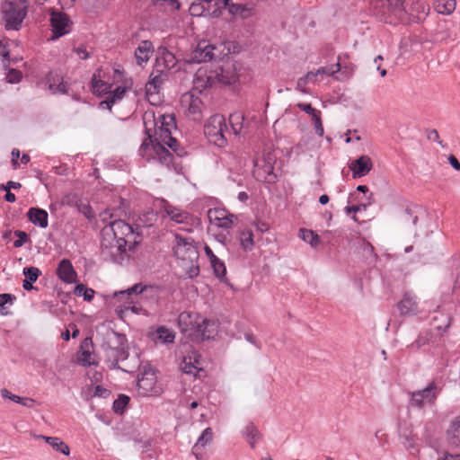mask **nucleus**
<instances>
[{"label":"nucleus","mask_w":460,"mask_h":460,"mask_svg":"<svg viewBox=\"0 0 460 460\" xmlns=\"http://www.w3.org/2000/svg\"><path fill=\"white\" fill-rule=\"evenodd\" d=\"M130 402L129 396L126 394H119L113 402L112 410L117 414H123L127 406Z\"/></svg>","instance_id":"obj_47"},{"label":"nucleus","mask_w":460,"mask_h":460,"mask_svg":"<svg viewBox=\"0 0 460 460\" xmlns=\"http://www.w3.org/2000/svg\"><path fill=\"white\" fill-rule=\"evenodd\" d=\"M201 323L191 321V318H177L181 332L191 341L200 343L214 339L217 333L219 323L217 318H202Z\"/></svg>","instance_id":"obj_5"},{"label":"nucleus","mask_w":460,"mask_h":460,"mask_svg":"<svg viewBox=\"0 0 460 460\" xmlns=\"http://www.w3.org/2000/svg\"><path fill=\"white\" fill-rule=\"evenodd\" d=\"M297 107L299 108V110L305 112L312 118L314 117L316 114H320L321 112L320 111L314 109L310 103L301 102L297 104Z\"/></svg>","instance_id":"obj_61"},{"label":"nucleus","mask_w":460,"mask_h":460,"mask_svg":"<svg viewBox=\"0 0 460 460\" xmlns=\"http://www.w3.org/2000/svg\"><path fill=\"white\" fill-rule=\"evenodd\" d=\"M16 300V296L13 294L3 293L0 294V314H8L6 305H12L13 302Z\"/></svg>","instance_id":"obj_49"},{"label":"nucleus","mask_w":460,"mask_h":460,"mask_svg":"<svg viewBox=\"0 0 460 460\" xmlns=\"http://www.w3.org/2000/svg\"><path fill=\"white\" fill-rule=\"evenodd\" d=\"M212 0H195L190 6L189 12L192 16H207L205 4L211 3Z\"/></svg>","instance_id":"obj_42"},{"label":"nucleus","mask_w":460,"mask_h":460,"mask_svg":"<svg viewBox=\"0 0 460 460\" xmlns=\"http://www.w3.org/2000/svg\"><path fill=\"white\" fill-rule=\"evenodd\" d=\"M215 47L207 40L199 41L190 55V62L202 63L211 61L214 58Z\"/></svg>","instance_id":"obj_16"},{"label":"nucleus","mask_w":460,"mask_h":460,"mask_svg":"<svg viewBox=\"0 0 460 460\" xmlns=\"http://www.w3.org/2000/svg\"><path fill=\"white\" fill-rule=\"evenodd\" d=\"M436 9L442 14H450L456 9V0H436Z\"/></svg>","instance_id":"obj_44"},{"label":"nucleus","mask_w":460,"mask_h":460,"mask_svg":"<svg viewBox=\"0 0 460 460\" xmlns=\"http://www.w3.org/2000/svg\"><path fill=\"white\" fill-rule=\"evenodd\" d=\"M141 233L131 225L121 219H114L108 223L102 230L101 242L102 253L106 261L122 264L140 243Z\"/></svg>","instance_id":"obj_1"},{"label":"nucleus","mask_w":460,"mask_h":460,"mask_svg":"<svg viewBox=\"0 0 460 460\" xmlns=\"http://www.w3.org/2000/svg\"><path fill=\"white\" fill-rule=\"evenodd\" d=\"M144 124L146 125V137L138 148V155L147 162L156 160L161 164L169 167L172 164L173 155L160 141L153 138L151 129L146 127L145 120Z\"/></svg>","instance_id":"obj_6"},{"label":"nucleus","mask_w":460,"mask_h":460,"mask_svg":"<svg viewBox=\"0 0 460 460\" xmlns=\"http://www.w3.org/2000/svg\"><path fill=\"white\" fill-rule=\"evenodd\" d=\"M93 343L92 338H85L80 345V350L76 354L77 361L83 367L98 366L99 362L93 359L91 360L92 353L89 350L90 347H93Z\"/></svg>","instance_id":"obj_22"},{"label":"nucleus","mask_w":460,"mask_h":460,"mask_svg":"<svg viewBox=\"0 0 460 460\" xmlns=\"http://www.w3.org/2000/svg\"><path fill=\"white\" fill-rule=\"evenodd\" d=\"M172 242L173 255L178 260L179 266L184 272V277L193 279L198 277L200 272L199 258V252L194 239L191 237H184L175 233Z\"/></svg>","instance_id":"obj_3"},{"label":"nucleus","mask_w":460,"mask_h":460,"mask_svg":"<svg viewBox=\"0 0 460 460\" xmlns=\"http://www.w3.org/2000/svg\"><path fill=\"white\" fill-rule=\"evenodd\" d=\"M153 135V138H156L157 141H160L162 144L166 142L169 137H172V129L169 128H155V134Z\"/></svg>","instance_id":"obj_55"},{"label":"nucleus","mask_w":460,"mask_h":460,"mask_svg":"<svg viewBox=\"0 0 460 460\" xmlns=\"http://www.w3.org/2000/svg\"><path fill=\"white\" fill-rule=\"evenodd\" d=\"M397 308L400 311L401 316H416L419 314L425 313L420 307L417 296L411 292H405L402 298L398 302Z\"/></svg>","instance_id":"obj_12"},{"label":"nucleus","mask_w":460,"mask_h":460,"mask_svg":"<svg viewBox=\"0 0 460 460\" xmlns=\"http://www.w3.org/2000/svg\"><path fill=\"white\" fill-rule=\"evenodd\" d=\"M242 435L252 448L255 447V443L262 438V434L256 425L250 421L242 430Z\"/></svg>","instance_id":"obj_25"},{"label":"nucleus","mask_w":460,"mask_h":460,"mask_svg":"<svg viewBox=\"0 0 460 460\" xmlns=\"http://www.w3.org/2000/svg\"><path fill=\"white\" fill-rule=\"evenodd\" d=\"M312 120L314 121V124L315 134L318 137H323V133H324V129H323V121L321 119V113L316 114L314 117H313Z\"/></svg>","instance_id":"obj_60"},{"label":"nucleus","mask_w":460,"mask_h":460,"mask_svg":"<svg viewBox=\"0 0 460 460\" xmlns=\"http://www.w3.org/2000/svg\"><path fill=\"white\" fill-rule=\"evenodd\" d=\"M441 388H438L436 383L432 381L431 383L429 384V385L426 388L419 390L417 392L420 393L427 402H434Z\"/></svg>","instance_id":"obj_40"},{"label":"nucleus","mask_w":460,"mask_h":460,"mask_svg":"<svg viewBox=\"0 0 460 460\" xmlns=\"http://www.w3.org/2000/svg\"><path fill=\"white\" fill-rule=\"evenodd\" d=\"M373 162L367 155H361L353 160L349 164L354 179L366 176L372 169Z\"/></svg>","instance_id":"obj_18"},{"label":"nucleus","mask_w":460,"mask_h":460,"mask_svg":"<svg viewBox=\"0 0 460 460\" xmlns=\"http://www.w3.org/2000/svg\"><path fill=\"white\" fill-rule=\"evenodd\" d=\"M157 300L158 288L139 282L125 290L115 291L109 300V305L114 308L118 316L128 312L148 316Z\"/></svg>","instance_id":"obj_2"},{"label":"nucleus","mask_w":460,"mask_h":460,"mask_svg":"<svg viewBox=\"0 0 460 460\" xmlns=\"http://www.w3.org/2000/svg\"><path fill=\"white\" fill-rule=\"evenodd\" d=\"M14 235L17 237V239L13 242V246L15 248L22 247L25 243L30 242L29 234L22 230H15L13 232Z\"/></svg>","instance_id":"obj_58"},{"label":"nucleus","mask_w":460,"mask_h":460,"mask_svg":"<svg viewBox=\"0 0 460 460\" xmlns=\"http://www.w3.org/2000/svg\"><path fill=\"white\" fill-rule=\"evenodd\" d=\"M1 393V395L3 398L4 399H10L11 401L16 402V403H21V401H23L22 400V397L21 396H18L16 394H12L9 390H7L6 388H3L1 389L0 391Z\"/></svg>","instance_id":"obj_64"},{"label":"nucleus","mask_w":460,"mask_h":460,"mask_svg":"<svg viewBox=\"0 0 460 460\" xmlns=\"http://www.w3.org/2000/svg\"><path fill=\"white\" fill-rule=\"evenodd\" d=\"M77 211L83 214L90 222L95 219V213L89 203H84L81 200L77 206Z\"/></svg>","instance_id":"obj_53"},{"label":"nucleus","mask_w":460,"mask_h":460,"mask_svg":"<svg viewBox=\"0 0 460 460\" xmlns=\"http://www.w3.org/2000/svg\"><path fill=\"white\" fill-rule=\"evenodd\" d=\"M158 215L157 212H155L153 209H149L142 213L136 223V230L139 231L142 227H150L152 226L157 220Z\"/></svg>","instance_id":"obj_29"},{"label":"nucleus","mask_w":460,"mask_h":460,"mask_svg":"<svg viewBox=\"0 0 460 460\" xmlns=\"http://www.w3.org/2000/svg\"><path fill=\"white\" fill-rule=\"evenodd\" d=\"M397 432L401 443L407 450L415 448L416 435L413 434L411 423L406 420L399 421Z\"/></svg>","instance_id":"obj_17"},{"label":"nucleus","mask_w":460,"mask_h":460,"mask_svg":"<svg viewBox=\"0 0 460 460\" xmlns=\"http://www.w3.org/2000/svg\"><path fill=\"white\" fill-rule=\"evenodd\" d=\"M429 10V5L422 2H417L412 6V11H416V14H412V21L420 22V21L424 20L426 16L428 15V11Z\"/></svg>","instance_id":"obj_45"},{"label":"nucleus","mask_w":460,"mask_h":460,"mask_svg":"<svg viewBox=\"0 0 460 460\" xmlns=\"http://www.w3.org/2000/svg\"><path fill=\"white\" fill-rule=\"evenodd\" d=\"M375 202L374 199V194L369 193L367 197H366V202H362L361 200H358V205H352V206H347L345 207V213L349 216L351 213L356 214L357 212L360 211L361 209H367V208L370 205H372Z\"/></svg>","instance_id":"obj_38"},{"label":"nucleus","mask_w":460,"mask_h":460,"mask_svg":"<svg viewBox=\"0 0 460 460\" xmlns=\"http://www.w3.org/2000/svg\"><path fill=\"white\" fill-rule=\"evenodd\" d=\"M152 336L154 340H157L163 344H169L173 343L175 332L165 326H159L156 331L152 333Z\"/></svg>","instance_id":"obj_31"},{"label":"nucleus","mask_w":460,"mask_h":460,"mask_svg":"<svg viewBox=\"0 0 460 460\" xmlns=\"http://www.w3.org/2000/svg\"><path fill=\"white\" fill-rule=\"evenodd\" d=\"M164 202V210L166 215L176 223H182L188 217V213L181 211L179 208L172 206L167 201L163 200Z\"/></svg>","instance_id":"obj_32"},{"label":"nucleus","mask_w":460,"mask_h":460,"mask_svg":"<svg viewBox=\"0 0 460 460\" xmlns=\"http://www.w3.org/2000/svg\"><path fill=\"white\" fill-rule=\"evenodd\" d=\"M228 127L224 116L216 114L209 118L204 126V134L208 142L218 146L224 147L227 145L226 133Z\"/></svg>","instance_id":"obj_7"},{"label":"nucleus","mask_w":460,"mask_h":460,"mask_svg":"<svg viewBox=\"0 0 460 460\" xmlns=\"http://www.w3.org/2000/svg\"><path fill=\"white\" fill-rule=\"evenodd\" d=\"M213 438V432L211 428H207L203 430L201 435L199 436L198 441L192 447V454L195 456V457L199 460L201 458L202 455L199 453V449L201 447H204L208 443H209L212 440Z\"/></svg>","instance_id":"obj_30"},{"label":"nucleus","mask_w":460,"mask_h":460,"mask_svg":"<svg viewBox=\"0 0 460 460\" xmlns=\"http://www.w3.org/2000/svg\"><path fill=\"white\" fill-rule=\"evenodd\" d=\"M163 58L166 67H171L174 66V55L172 52H170L166 48L164 49Z\"/></svg>","instance_id":"obj_63"},{"label":"nucleus","mask_w":460,"mask_h":460,"mask_svg":"<svg viewBox=\"0 0 460 460\" xmlns=\"http://www.w3.org/2000/svg\"><path fill=\"white\" fill-rule=\"evenodd\" d=\"M102 358L110 369H119L129 373L131 370L119 366L129 357V346L125 334L113 332L101 345Z\"/></svg>","instance_id":"obj_4"},{"label":"nucleus","mask_w":460,"mask_h":460,"mask_svg":"<svg viewBox=\"0 0 460 460\" xmlns=\"http://www.w3.org/2000/svg\"><path fill=\"white\" fill-rule=\"evenodd\" d=\"M5 79L9 84H18L22 79V73L15 68H10L6 74Z\"/></svg>","instance_id":"obj_57"},{"label":"nucleus","mask_w":460,"mask_h":460,"mask_svg":"<svg viewBox=\"0 0 460 460\" xmlns=\"http://www.w3.org/2000/svg\"><path fill=\"white\" fill-rule=\"evenodd\" d=\"M299 232L300 238L309 243L312 247H316L320 243L319 235L313 230L301 228Z\"/></svg>","instance_id":"obj_39"},{"label":"nucleus","mask_w":460,"mask_h":460,"mask_svg":"<svg viewBox=\"0 0 460 460\" xmlns=\"http://www.w3.org/2000/svg\"><path fill=\"white\" fill-rule=\"evenodd\" d=\"M447 440L454 447H460V418H456L447 431Z\"/></svg>","instance_id":"obj_28"},{"label":"nucleus","mask_w":460,"mask_h":460,"mask_svg":"<svg viewBox=\"0 0 460 460\" xmlns=\"http://www.w3.org/2000/svg\"><path fill=\"white\" fill-rule=\"evenodd\" d=\"M243 115L241 113H234L231 114L229 117V121L232 127V129L235 135L240 134L242 128H243Z\"/></svg>","instance_id":"obj_51"},{"label":"nucleus","mask_w":460,"mask_h":460,"mask_svg":"<svg viewBox=\"0 0 460 460\" xmlns=\"http://www.w3.org/2000/svg\"><path fill=\"white\" fill-rule=\"evenodd\" d=\"M155 369L149 365L142 367L137 381V393L141 396H157L162 393V388L156 385Z\"/></svg>","instance_id":"obj_8"},{"label":"nucleus","mask_w":460,"mask_h":460,"mask_svg":"<svg viewBox=\"0 0 460 460\" xmlns=\"http://www.w3.org/2000/svg\"><path fill=\"white\" fill-rule=\"evenodd\" d=\"M154 52L153 43L150 40H142L135 50L136 61L138 66L146 63L150 54Z\"/></svg>","instance_id":"obj_24"},{"label":"nucleus","mask_w":460,"mask_h":460,"mask_svg":"<svg viewBox=\"0 0 460 460\" xmlns=\"http://www.w3.org/2000/svg\"><path fill=\"white\" fill-rule=\"evenodd\" d=\"M206 14L207 16L217 18L223 13V6L221 4L220 0H214L211 3L205 4Z\"/></svg>","instance_id":"obj_43"},{"label":"nucleus","mask_w":460,"mask_h":460,"mask_svg":"<svg viewBox=\"0 0 460 460\" xmlns=\"http://www.w3.org/2000/svg\"><path fill=\"white\" fill-rule=\"evenodd\" d=\"M274 163L270 154L264 158V164L258 171L257 180L263 181L268 184H275L278 181V175L274 172Z\"/></svg>","instance_id":"obj_20"},{"label":"nucleus","mask_w":460,"mask_h":460,"mask_svg":"<svg viewBox=\"0 0 460 460\" xmlns=\"http://www.w3.org/2000/svg\"><path fill=\"white\" fill-rule=\"evenodd\" d=\"M227 9L230 14L242 19H247L253 15L252 4H231Z\"/></svg>","instance_id":"obj_26"},{"label":"nucleus","mask_w":460,"mask_h":460,"mask_svg":"<svg viewBox=\"0 0 460 460\" xmlns=\"http://www.w3.org/2000/svg\"><path fill=\"white\" fill-rule=\"evenodd\" d=\"M163 84L162 79V72H160L159 75H153V74L150 75L148 83L146 85V95L154 93H157L159 92V89Z\"/></svg>","instance_id":"obj_37"},{"label":"nucleus","mask_w":460,"mask_h":460,"mask_svg":"<svg viewBox=\"0 0 460 460\" xmlns=\"http://www.w3.org/2000/svg\"><path fill=\"white\" fill-rule=\"evenodd\" d=\"M451 277L454 279L453 291L460 288V257L454 256L449 261Z\"/></svg>","instance_id":"obj_36"},{"label":"nucleus","mask_w":460,"mask_h":460,"mask_svg":"<svg viewBox=\"0 0 460 460\" xmlns=\"http://www.w3.org/2000/svg\"><path fill=\"white\" fill-rule=\"evenodd\" d=\"M210 264L213 269L214 274L217 279L222 280L224 278H226V268L223 261L217 258L216 259V261H211Z\"/></svg>","instance_id":"obj_50"},{"label":"nucleus","mask_w":460,"mask_h":460,"mask_svg":"<svg viewBox=\"0 0 460 460\" xmlns=\"http://www.w3.org/2000/svg\"><path fill=\"white\" fill-rule=\"evenodd\" d=\"M40 438L44 439L49 446L52 447L58 452L65 456H69L70 448L69 447L63 442L59 438L57 437H47V436H40Z\"/></svg>","instance_id":"obj_35"},{"label":"nucleus","mask_w":460,"mask_h":460,"mask_svg":"<svg viewBox=\"0 0 460 460\" xmlns=\"http://www.w3.org/2000/svg\"><path fill=\"white\" fill-rule=\"evenodd\" d=\"M239 64L231 60L224 61L222 64H216L214 68L211 69L216 84L231 85L236 83L239 79Z\"/></svg>","instance_id":"obj_9"},{"label":"nucleus","mask_w":460,"mask_h":460,"mask_svg":"<svg viewBox=\"0 0 460 460\" xmlns=\"http://www.w3.org/2000/svg\"><path fill=\"white\" fill-rule=\"evenodd\" d=\"M181 369L185 374H193L194 376H196V372L203 370L202 367L195 366V363H192V357L190 355L183 357L181 364Z\"/></svg>","instance_id":"obj_46"},{"label":"nucleus","mask_w":460,"mask_h":460,"mask_svg":"<svg viewBox=\"0 0 460 460\" xmlns=\"http://www.w3.org/2000/svg\"><path fill=\"white\" fill-rule=\"evenodd\" d=\"M202 102L199 96L191 97L190 103L188 108L189 114L192 116L194 120H200L202 118V112L200 109Z\"/></svg>","instance_id":"obj_41"},{"label":"nucleus","mask_w":460,"mask_h":460,"mask_svg":"<svg viewBox=\"0 0 460 460\" xmlns=\"http://www.w3.org/2000/svg\"><path fill=\"white\" fill-rule=\"evenodd\" d=\"M385 1L386 4H385L383 0H376L374 4V9L380 8V11L376 13V14L378 15L380 19L385 22H392V21L389 20L391 14H394V16L402 19V16L406 13L404 0Z\"/></svg>","instance_id":"obj_10"},{"label":"nucleus","mask_w":460,"mask_h":460,"mask_svg":"<svg viewBox=\"0 0 460 460\" xmlns=\"http://www.w3.org/2000/svg\"><path fill=\"white\" fill-rule=\"evenodd\" d=\"M57 275L63 282L67 284L75 283L77 277L72 262L68 259H63L59 261Z\"/></svg>","instance_id":"obj_21"},{"label":"nucleus","mask_w":460,"mask_h":460,"mask_svg":"<svg viewBox=\"0 0 460 460\" xmlns=\"http://www.w3.org/2000/svg\"><path fill=\"white\" fill-rule=\"evenodd\" d=\"M420 213H423V211L418 206L406 207L402 211L400 218L404 224L416 226Z\"/></svg>","instance_id":"obj_27"},{"label":"nucleus","mask_w":460,"mask_h":460,"mask_svg":"<svg viewBox=\"0 0 460 460\" xmlns=\"http://www.w3.org/2000/svg\"><path fill=\"white\" fill-rule=\"evenodd\" d=\"M45 79L46 84H48L49 89L52 93L65 94L67 93V84L63 81V77L59 73L49 71L46 75Z\"/></svg>","instance_id":"obj_19"},{"label":"nucleus","mask_w":460,"mask_h":460,"mask_svg":"<svg viewBox=\"0 0 460 460\" xmlns=\"http://www.w3.org/2000/svg\"><path fill=\"white\" fill-rule=\"evenodd\" d=\"M70 21L68 15L65 13H53L50 17V26L53 33L52 40H57L69 32Z\"/></svg>","instance_id":"obj_13"},{"label":"nucleus","mask_w":460,"mask_h":460,"mask_svg":"<svg viewBox=\"0 0 460 460\" xmlns=\"http://www.w3.org/2000/svg\"><path fill=\"white\" fill-rule=\"evenodd\" d=\"M22 272L24 279L33 282H36L38 278L41 275L40 270L33 266L23 268Z\"/></svg>","instance_id":"obj_54"},{"label":"nucleus","mask_w":460,"mask_h":460,"mask_svg":"<svg viewBox=\"0 0 460 460\" xmlns=\"http://www.w3.org/2000/svg\"><path fill=\"white\" fill-rule=\"evenodd\" d=\"M28 220L40 228H46L49 226L48 212L40 208H31L27 212Z\"/></svg>","instance_id":"obj_23"},{"label":"nucleus","mask_w":460,"mask_h":460,"mask_svg":"<svg viewBox=\"0 0 460 460\" xmlns=\"http://www.w3.org/2000/svg\"><path fill=\"white\" fill-rule=\"evenodd\" d=\"M98 77H100V75H97L96 74H93L92 77L91 87L93 93L96 95H102L110 93L112 84L106 83Z\"/></svg>","instance_id":"obj_33"},{"label":"nucleus","mask_w":460,"mask_h":460,"mask_svg":"<svg viewBox=\"0 0 460 460\" xmlns=\"http://www.w3.org/2000/svg\"><path fill=\"white\" fill-rule=\"evenodd\" d=\"M364 256L368 259L372 258L375 261L377 260V255L375 252L374 246L369 242H365L362 246Z\"/></svg>","instance_id":"obj_59"},{"label":"nucleus","mask_w":460,"mask_h":460,"mask_svg":"<svg viewBox=\"0 0 460 460\" xmlns=\"http://www.w3.org/2000/svg\"><path fill=\"white\" fill-rule=\"evenodd\" d=\"M240 244L241 247L244 251H252L254 247V242H253V234L251 231H248L246 233L243 232L242 235L240 237Z\"/></svg>","instance_id":"obj_52"},{"label":"nucleus","mask_w":460,"mask_h":460,"mask_svg":"<svg viewBox=\"0 0 460 460\" xmlns=\"http://www.w3.org/2000/svg\"><path fill=\"white\" fill-rule=\"evenodd\" d=\"M216 84L215 79L211 70L209 74L205 70L199 69L193 79V86L190 91V97H194L195 94H200L204 90L211 88Z\"/></svg>","instance_id":"obj_15"},{"label":"nucleus","mask_w":460,"mask_h":460,"mask_svg":"<svg viewBox=\"0 0 460 460\" xmlns=\"http://www.w3.org/2000/svg\"><path fill=\"white\" fill-rule=\"evenodd\" d=\"M448 40H452L450 34L447 31H437L432 36L433 42H447Z\"/></svg>","instance_id":"obj_62"},{"label":"nucleus","mask_w":460,"mask_h":460,"mask_svg":"<svg viewBox=\"0 0 460 460\" xmlns=\"http://www.w3.org/2000/svg\"><path fill=\"white\" fill-rule=\"evenodd\" d=\"M208 217L210 223L215 224L218 227L229 229L234 224V219H236V216L231 214L225 208H210L208 211Z\"/></svg>","instance_id":"obj_14"},{"label":"nucleus","mask_w":460,"mask_h":460,"mask_svg":"<svg viewBox=\"0 0 460 460\" xmlns=\"http://www.w3.org/2000/svg\"><path fill=\"white\" fill-rule=\"evenodd\" d=\"M26 14L27 11L25 8H21L13 3H9L8 6L3 11L5 30L18 31Z\"/></svg>","instance_id":"obj_11"},{"label":"nucleus","mask_w":460,"mask_h":460,"mask_svg":"<svg viewBox=\"0 0 460 460\" xmlns=\"http://www.w3.org/2000/svg\"><path fill=\"white\" fill-rule=\"evenodd\" d=\"M82 199L75 193H68L62 198V205L68 207H75L77 208L78 204Z\"/></svg>","instance_id":"obj_56"},{"label":"nucleus","mask_w":460,"mask_h":460,"mask_svg":"<svg viewBox=\"0 0 460 460\" xmlns=\"http://www.w3.org/2000/svg\"><path fill=\"white\" fill-rule=\"evenodd\" d=\"M74 293L77 296H83L85 301H91L94 296V290L87 288L85 285L79 283L75 286Z\"/></svg>","instance_id":"obj_48"},{"label":"nucleus","mask_w":460,"mask_h":460,"mask_svg":"<svg viewBox=\"0 0 460 460\" xmlns=\"http://www.w3.org/2000/svg\"><path fill=\"white\" fill-rule=\"evenodd\" d=\"M155 128H176V119L174 114H162L157 119L154 117Z\"/></svg>","instance_id":"obj_34"}]
</instances>
